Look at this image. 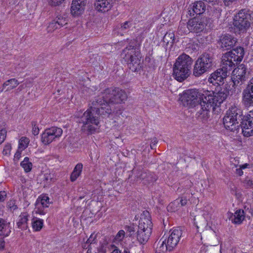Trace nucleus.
Masks as SVG:
<instances>
[{"label": "nucleus", "mask_w": 253, "mask_h": 253, "mask_svg": "<svg viewBox=\"0 0 253 253\" xmlns=\"http://www.w3.org/2000/svg\"><path fill=\"white\" fill-rule=\"evenodd\" d=\"M180 208L179 204L176 200L170 203L167 207L168 211L170 212L177 211Z\"/></svg>", "instance_id": "nucleus-34"}, {"label": "nucleus", "mask_w": 253, "mask_h": 253, "mask_svg": "<svg viewBox=\"0 0 253 253\" xmlns=\"http://www.w3.org/2000/svg\"><path fill=\"white\" fill-rule=\"evenodd\" d=\"M194 224L197 228L206 225V221L203 217H198L194 219Z\"/></svg>", "instance_id": "nucleus-37"}, {"label": "nucleus", "mask_w": 253, "mask_h": 253, "mask_svg": "<svg viewBox=\"0 0 253 253\" xmlns=\"http://www.w3.org/2000/svg\"><path fill=\"white\" fill-rule=\"evenodd\" d=\"M19 84L18 80L14 78L8 80L3 84L2 88H0V92H2L6 87V91H9L15 88Z\"/></svg>", "instance_id": "nucleus-26"}, {"label": "nucleus", "mask_w": 253, "mask_h": 253, "mask_svg": "<svg viewBox=\"0 0 253 253\" xmlns=\"http://www.w3.org/2000/svg\"><path fill=\"white\" fill-rule=\"evenodd\" d=\"M243 100L246 105H252L253 104V90L246 87L243 92Z\"/></svg>", "instance_id": "nucleus-21"}, {"label": "nucleus", "mask_w": 253, "mask_h": 253, "mask_svg": "<svg viewBox=\"0 0 253 253\" xmlns=\"http://www.w3.org/2000/svg\"><path fill=\"white\" fill-rule=\"evenodd\" d=\"M30 140L26 137H22L19 141L18 148L20 150H25L28 146Z\"/></svg>", "instance_id": "nucleus-33"}, {"label": "nucleus", "mask_w": 253, "mask_h": 253, "mask_svg": "<svg viewBox=\"0 0 253 253\" xmlns=\"http://www.w3.org/2000/svg\"><path fill=\"white\" fill-rule=\"evenodd\" d=\"M167 238H162L157 243L156 247V253H165L167 251L170 252L172 250L169 249L167 242Z\"/></svg>", "instance_id": "nucleus-22"}, {"label": "nucleus", "mask_w": 253, "mask_h": 253, "mask_svg": "<svg viewBox=\"0 0 253 253\" xmlns=\"http://www.w3.org/2000/svg\"><path fill=\"white\" fill-rule=\"evenodd\" d=\"M151 231H144V230H141L138 229L137 234V239L139 242L141 244H144L147 242L148 240L150 235L151 234Z\"/></svg>", "instance_id": "nucleus-24"}, {"label": "nucleus", "mask_w": 253, "mask_h": 253, "mask_svg": "<svg viewBox=\"0 0 253 253\" xmlns=\"http://www.w3.org/2000/svg\"><path fill=\"white\" fill-rule=\"evenodd\" d=\"M152 223L151 220L150 213L147 211H144L141 214L140 219L138 225V229L152 232Z\"/></svg>", "instance_id": "nucleus-13"}, {"label": "nucleus", "mask_w": 253, "mask_h": 253, "mask_svg": "<svg viewBox=\"0 0 253 253\" xmlns=\"http://www.w3.org/2000/svg\"><path fill=\"white\" fill-rule=\"evenodd\" d=\"M249 164H245L243 165H239V168L236 169V173L239 176H241L243 174V169H244L247 168H249Z\"/></svg>", "instance_id": "nucleus-38"}, {"label": "nucleus", "mask_w": 253, "mask_h": 253, "mask_svg": "<svg viewBox=\"0 0 253 253\" xmlns=\"http://www.w3.org/2000/svg\"><path fill=\"white\" fill-rule=\"evenodd\" d=\"M7 206L9 209L12 211L18 208L17 205L15 204V202L13 200H10L7 203Z\"/></svg>", "instance_id": "nucleus-43"}, {"label": "nucleus", "mask_w": 253, "mask_h": 253, "mask_svg": "<svg viewBox=\"0 0 253 253\" xmlns=\"http://www.w3.org/2000/svg\"><path fill=\"white\" fill-rule=\"evenodd\" d=\"M20 164L25 172H28L31 170L33 165L32 163L29 161L28 157H25Z\"/></svg>", "instance_id": "nucleus-32"}, {"label": "nucleus", "mask_w": 253, "mask_h": 253, "mask_svg": "<svg viewBox=\"0 0 253 253\" xmlns=\"http://www.w3.org/2000/svg\"><path fill=\"white\" fill-rule=\"evenodd\" d=\"M26 86V84H23L19 86L18 88V90H19V91H21L23 88H24Z\"/></svg>", "instance_id": "nucleus-58"}, {"label": "nucleus", "mask_w": 253, "mask_h": 253, "mask_svg": "<svg viewBox=\"0 0 253 253\" xmlns=\"http://www.w3.org/2000/svg\"><path fill=\"white\" fill-rule=\"evenodd\" d=\"M126 229L127 232L129 233V236H131L134 232V228L132 226H127Z\"/></svg>", "instance_id": "nucleus-53"}, {"label": "nucleus", "mask_w": 253, "mask_h": 253, "mask_svg": "<svg viewBox=\"0 0 253 253\" xmlns=\"http://www.w3.org/2000/svg\"><path fill=\"white\" fill-rule=\"evenodd\" d=\"M243 186L246 188L253 189V179L247 176L242 181Z\"/></svg>", "instance_id": "nucleus-35"}, {"label": "nucleus", "mask_w": 253, "mask_h": 253, "mask_svg": "<svg viewBox=\"0 0 253 253\" xmlns=\"http://www.w3.org/2000/svg\"><path fill=\"white\" fill-rule=\"evenodd\" d=\"M246 70L245 66L241 64L233 70L232 79L234 84H238L240 81L244 80L246 74Z\"/></svg>", "instance_id": "nucleus-16"}, {"label": "nucleus", "mask_w": 253, "mask_h": 253, "mask_svg": "<svg viewBox=\"0 0 253 253\" xmlns=\"http://www.w3.org/2000/svg\"><path fill=\"white\" fill-rule=\"evenodd\" d=\"M95 238V236L93 234H91L89 238L87 240L86 243L88 244H90L94 243H95V242H94Z\"/></svg>", "instance_id": "nucleus-52"}, {"label": "nucleus", "mask_w": 253, "mask_h": 253, "mask_svg": "<svg viewBox=\"0 0 253 253\" xmlns=\"http://www.w3.org/2000/svg\"><path fill=\"white\" fill-rule=\"evenodd\" d=\"M130 23L129 22H125L121 25L119 29L122 32H125L126 30L130 28Z\"/></svg>", "instance_id": "nucleus-42"}, {"label": "nucleus", "mask_w": 253, "mask_h": 253, "mask_svg": "<svg viewBox=\"0 0 253 253\" xmlns=\"http://www.w3.org/2000/svg\"><path fill=\"white\" fill-rule=\"evenodd\" d=\"M233 56H235L237 62L242 61L244 55V50L242 47H238L230 51Z\"/></svg>", "instance_id": "nucleus-29"}, {"label": "nucleus", "mask_w": 253, "mask_h": 253, "mask_svg": "<svg viewBox=\"0 0 253 253\" xmlns=\"http://www.w3.org/2000/svg\"><path fill=\"white\" fill-rule=\"evenodd\" d=\"M58 23V26H59V27L65 25L67 24L68 20L66 17H64L63 16H60L57 17V19L56 20H55Z\"/></svg>", "instance_id": "nucleus-39"}, {"label": "nucleus", "mask_w": 253, "mask_h": 253, "mask_svg": "<svg viewBox=\"0 0 253 253\" xmlns=\"http://www.w3.org/2000/svg\"><path fill=\"white\" fill-rule=\"evenodd\" d=\"M169 235L167 239V243L169 249L172 251L177 245L182 235V231L180 229L176 228L169 231Z\"/></svg>", "instance_id": "nucleus-9"}, {"label": "nucleus", "mask_w": 253, "mask_h": 253, "mask_svg": "<svg viewBox=\"0 0 253 253\" xmlns=\"http://www.w3.org/2000/svg\"><path fill=\"white\" fill-rule=\"evenodd\" d=\"M28 216L29 215L27 212H23L19 216L16 223L18 228L23 230L28 228Z\"/></svg>", "instance_id": "nucleus-20"}, {"label": "nucleus", "mask_w": 253, "mask_h": 253, "mask_svg": "<svg viewBox=\"0 0 253 253\" xmlns=\"http://www.w3.org/2000/svg\"><path fill=\"white\" fill-rule=\"evenodd\" d=\"M247 87L253 90V77L250 80Z\"/></svg>", "instance_id": "nucleus-56"}, {"label": "nucleus", "mask_w": 253, "mask_h": 253, "mask_svg": "<svg viewBox=\"0 0 253 253\" xmlns=\"http://www.w3.org/2000/svg\"><path fill=\"white\" fill-rule=\"evenodd\" d=\"M63 130L60 127H51L46 129L42 134V141L45 144H49L58 139L62 134Z\"/></svg>", "instance_id": "nucleus-8"}, {"label": "nucleus", "mask_w": 253, "mask_h": 253, "mask_svg": "<svg viewBox=\"0 0 253 253\" xmlns=\"http://www.w3.org/2000/svg\"><path fill=\"white\" fill-rule=\"evenodd\" d=\"M122 56L128 63L129 68L133 72H137L140 68V57L138 50L131 46L123 50Z\"/></svg>", "instance_id": "nucleus-4"}, {"label": "nucleus", "mask_w": 253, "mask_h": 253, "mask_svg": "<svg viewBox=\"0 0 253 253\" xmlns=\"http://www.w3.org/2000/svg\"><path fill=\"white\" fill-rule=\"evenodd\" d=\"M11 149V146L10 144H6L3 148V153L5 155L9 154L10 152Z\"/></svg>", "instance_id": "nucleus-51"}, {"label": "nucleus", "mask_w": 253, "mask_h": 253, "mask_svg": "<svg viewBox=\"0 0 253 253\" xmlns=\"http://www.w3.org/2000/svg\"><path fill=\"white\" fill-rule=\"evenodd\" d=\"M83 168V165L82 163H78L76 165L70 176V180L72 182L76 181L80 176L82 173Z\"/></svg>", "instance_id": "nucleus-28"}, {"label": "nucleus", "mask_w": 253, "mask_h": 253, "mask_svg": "<svg viewBox=\"0 0 253 253\" xmlns=\"http://www.w3.org/2000/svg\"><path fill=\"white\" fill-rule=\"evenodd\" d=\"M23 150H20V149L18 148L17 152H16V153L14 155V161L18 162L20 158L21 157V152Z\"/></svg>", "instance_id": "nucleus-49"}, {"label": "nucleus", "mask_w": 253, "mask_h": 253, "mask_svg": "<svg viewBox=\"0 0 253 253\" xmlns=\"http://www.w3.org/2000/svg\"><path fill=\"white\" fill-rule=\"evenodd\" d=\"M137 178L143 181V183L144 184L150 183L155 180L152 179V177L150 174H148L146 172H143L140 175H138Z\"/></svg>", "instance_id": "nucleus-31"}, {"label": "nucleus", "mask_w": 253, "mask_h": 253, "mask_svg": "<svg viewBox=\"0 0 253 253\" xmlns=\"http://www.w3.org/2000/svg\"><path fill=\"white\" fill-rule=\"evenodd\" d=\"M192 62V59L189 55L185 53L179 55L173 67V75L175 79L181 82L187 79L190 75Z\"/></svg>", "instance_id": "nucleus-3"}, {"label": "nucleus", "mask_w": 253, "mask_h": 253, "mask_svg": "<svg viewBox=\"0 0 253 253\" xmlns=\"http://www.w3.org/2000/svg\"><path fill=\"white\" fill-rule=\"evenodd\" d=\"M245 212L242 210H237L230 217V220L235 224H240L245 219Z\"/></svg>", "instance_id": "nucleus-23"}, {"label": "nucleus", "mask_w": 253, "mask_h": 253, "mask_svg": "<svg viewBox=\"0 0 253 253\" xmlns=\"http://www.w3.org/2000/svg\"><path fill=\"white\" fill-rule=\"evenodd\" d=\"M227 91L221 89L218 91L202 90L198 89H189L184 91L180 99L185 106L189 108L199 107L198 117L203 121L209 117L210 111L219 106L226 98Z\"/></svg>", "instance_id": "nucleus-2"}, {"label": "nucleus", "mask_w": 253, "mask_h": 253, "mask_svg": "<svg viewBox=\"0 0 253 253\" xmlns=\"http://www.w3.org/2000/svg\"><path fill=\"white\" fill-rule=\"evenodd\" d=\"M32 227L34 231H39L43 227V222L42 219L37 218H33L32 222Z\"/></svg>", "instance_id": "nucleus-30"}, {"label": "nucleus", "mask_w": 253, "mask_h": 253, "mask_svg": "<svg viewBox=\"0 0 253 253\" xmlns=\"http://www.w3.org/2000/svg\"><path fill=\"white\" fill-rule=\"evenodd\" d=\"M44 178L46 181H48V180H51V177L50 176V174L49 173H46L44 174Z\"/></svg>", "instance_id": "nucleus-57"}, {"label": "nucleus", "mask_w": 253, "mask_h": 253, "mask_svg": "<svg viewBox=\"0 0 253 253\" xmlns=\"http://www.w3.org/2000/svg\"><path fill=\"white\" fill-rule=\"evenodd\" d=\"M252 19L253 20V11L242 9L235 15L233 25L237 30L244 33L250 28Z\"/></svg>", "instance_id": "nucleus-5"}, {"label": "nucleus", "mask_w": 253, "mask_h": 253, "mask_svg": "<svg viewBox=\"0 0 253 253\" xmlns=\"http://www.w3.org/2000/svg\"><path fill=\"white\" fill-rule=\"evenodd\" d=\"M64 0H48L49 4L52 6H57L60 4Z\"/></svg>", "instance_id": "nucleus-48"}, {"label": "nucleus", "mask_w": 253, "mask_h": 253, "mask_svg": "<svg viewBox=\"0 0 253 253\" xmlns=\"http://www.w3.org/2000/svg\"><path fill=\"white\" fill-rule=\"evenodd\" d=\"M156 142H157L156 140V139H155V140H154V143H156Z\"/></svg>", "instance_id": "nucleus-59"}, {"label": "nucleus", "mask_w": 253, "mask_h": 253, "mask_svg": "<svg viewBox=\"0 0 253 253\" xmlns=\"http://www.w3.org/2000/svg\"><path fill=\"white\" fill-rule=\"evenodd\" d=\"M86 0H73L71 13L74 16H78L82 15L85 9Z\"/></svg>", "instance_id": "nucleus-14"}, {"label": "nucleus", "mask_w": 253, "mask_h": 253, "mask_svg": "<svg viewBox=\"0 0 253 253\" xmlns=\"http://www.w3.org/2000/svg\"><path fill=\"white\" fill-rule=\"evenodd\" d=\"M6 196V194L5 191L0 192V202H3L4 201Z\"/></svg>", "instance_id": "nucleus-54"}, {"label": "nucleus", "mask_w": 253, "mask_h": 253, "mask_svg": "<svg viewBox=\"0 0 253 253\" xmlns=\"http://www.w3.org/2000/svg\"><path fill=\"white\" fill-rule=\"evenodd\" d=\"M125 231L124 230H120L117 233L115 237V240L117 241H122L125 236Z\"/></svg>", "instance_id": "nucleus-45"}, {"label": "nucleus", "mask_w": 253, "mask_h": 253, "mask_svg": "<svg viewBox=\"0 0 253 253\" xmlns=\"http://www.w3.org/2000/svg\"><path fill=\"white\" fill-rule=\"evenodd\" d=\"M0 231L3 237H7L11 232L10 223L2 218H0Z\"/></svg>", "instance_id": "nucleus-27"}, {"label": "nucleus", "mask_w": 253, "mask_h": 253, "mask_svg": "<svg viewBox=\"0 0 253 253\" xmlns=\"http://www.w3.org/2000/svg\"><path fill=\"white\" fill-rule=\"evenodd\" d=\"M228 71L222 67L211 74L210 82L213 84H219L227 76Z\"/></svg>", "instance_id": "nucleus-17"}, {"label": "nucleus", "mask_w": 253, "mask_h": 253, "mask_svg": "<svg viewBox=\"0 0 253 253\" xmlns=\"http://www.w3.org/2000/svg\"><path fill=\"white\" fill-rule=\"evenodd\" d=\"M50 204L49 198L46 195L39 197L35 204V211L36 213L43 215L45 213L44 209L49 207Z\"/></svg>", "instance_id": "nucleus-10"}, {"label": "nucleus", "mask_w": 253, "mask_h": 253, "mask_svg": "<svg viewBox=\"0 0 253 253\" xmlns=\"http://www.w3.org/2000/svg\"><path fill=\"white\" fill-rule=\"evenodd\" d=\"M238 62L235 56H233L230 51L225 53L222 56V68L227 71H230L231 67Z\"/></svg>", "instance_id": "nucleus-15"}, {"label": "nucleus", "mask_w": 253, "mask_h": 253, "mask_svg": "<svg viewBox=\"0 0 253 253\" xmlns=\"http://www.w3.org/2000/svg\"><path fill=\"white\" fill-rule=\"evenodd\" d=\"M236 39L229 35H225L221 37L220 44L221 48L224 50L231 48L236 43Z\"/></svg>", "instance_id": "nucleus-18"}, {"label": "nucleus", "mask_w": 253, "mask_h": 253, "mask_svg": "<svg viewBox=\"0 0 253 253\" xmlns=\"http://www.w3.org/2000/svg\"><path fill=\"white\" fill-rule=\"evenodd\" d=\"M112 4V0H95L94 5L97 11L105 12L111 9Z\"/></svg>", "instance_id": "nucleus-19"}, {"label": "nucleus", "mask_w": 253, "mask_h": 253, "mask_svg": "<svg viewBox=\"0 0 253 253\" xmlns=\"http://www.w3.org/2000/svg\"><path fill=\"white\" fill-rule=\"evenodd\" d=\"M107 243L106 241H104L98 248V253H106L107 251Z\"/></svg>", "instance_id": "nucleus-40"}, {"label": "nucleus", "mask_w": 253, "mask_h": 253, "mask_svg": "<svg viewBox=\"0 0 253 253\" xmlns=\"http://www.w3.org/2000/svg\"><path fill=\"white\" fill-rule=\"evenodd\" d=\"M206 10V5L202 1H197L194 3L192 11L193 12V16L195 13L197 15H200L203 13Z\"/></svg>", "instance_id": "nucleus-25"}, {"label": "nucleus", "mask_w": 253, "mask_h": 253, "mask_svg": "<svg viewBox=\"0 0 253 253\" xmlns=\"http://www.w3.org/2000/svg\"><path fill=\"white\" fill-rule=\"evenodd\" d=\"M59 28L60 27L59 26H58V23H57L55 20H54L49 24L47 28V30L48 32L51 33Z\"/></svg>", "instance_id": "nucleus-36"}, {"label": "nucleus", "mask_w": 253, "mask_h": 253, "mask_svg": "<svg viewBox=\"0 0 253 253\" xmlns=\"http://www.w3.org/2000/svg\"><path fill=\"white\" fill-rule=\"evenodd\" d=\"M176 200L178 202L180 208L181 207L185 206L187 203V199H186V198L184 197H181L180 198H179L176 199Z\"/></svg>", "instance_id": "nucleus-44"}, {"label": "nucleus", "mask_w": 253, "mask_h": 253, "mask_svg": "<svg viewBox=\"0 0 253 253\" xmlns=\"http://www.w3.org/2000/svg\"><path fill=\"white\" fill-rule=\"evenodd\" d=\"M5 244V242L3 238L0 239V251L4 249Z\"/></svg>", "instance_id": "nucleus-55"}, {"label": "nucleus", "mask_w": 253, "mask_h": 253, "mask_svg": "<svg viewBox=\"0 0 253 253\" xmlns=\"http://www.w3.org/2000/svg\"><path fill=\"white\" fill-rule=\"evenodd\" d=\"M6 130L5 129L0 130V144L5 140L6 136Z\"/></svg>", "instance_id": "nucleus-46"}, {"label": "nucleus", "mask_w": 253, "mask_h": 253, "mask_svg": "<svg viewBox=\"0 0 253 253\" xmlns=\"http://www.w3.org/2000/svg\"><path fill=\"white\" fill-rule=\"evenodd\" d=\"M127 99L126 92L122 89L117 87L105 89L95 98L89 109L82 116V130L88 134L96 132L100 126L98 116L108 117L112 112L109 103L121 104L124 103Z\"/></svg>", "instance_id": "nucleus-1"}, {"label": "nucleus", "mask_w": 253, "mask_h": 253, "mask_svg": "<svg viewBox=\"0 0 253 253\" xmlns=\"http://www.w3.org/2000/svg\"><path fill=\"white\" fill-rule=\"evenodd\" d=\"M213 65L212 56L209 53H205L196 61L193 69V75L195 77H199L208 71Z\"/></svg>", "instance_id": "nucleus-6"}, {"label": "nucleus", "mask_w": 253, "mask_h": 253, "mask_svg": "<svg viewBox=\"0 0 253 253\" xmlns=\"http://www.w3.org/2000/svg\"><path fill=\"white\" fill-rule=\"evenodd\" d=\"M187 27L185 26L184 24H181L180 26L178 28V33L179 34L182 35L183 34H185L187 32V30H186Z\"/></svg>", "instance_id": "nucleus-50"}, {"label": "nucleus", "mask_w": 253, "mask_h": 253, "mask_svg": "<svg viewBox=\"0 0 253 253\" xmlns=\"http://www.w3.org/2000/svg\"><path fill=\"white\" fill-rule=\"evenodd\" d=\"M205 26V23L203 19L194 18L189 20L187 28L191 32L199 33L204 29Z\"/></svg>", "instance_id": "nucleus-11"}, {"label": "nucleus", "mask_w": 253, "mask_h": 253, "mask_svg": "<svg viewBox=\"0 0 253 253\" xmlns=\"http://www.w3.org/2000/svg\"><path fill=\"white\" fill-rule=\"evenodd\" d=\"M242 132L246 137L253 135V113L250 114L243 121Z\"/></svg>", "instance_id": "nucleus-12"}, {"label": "nucleus", "mask_w": 253, "mask_h": 253, "mask_svg": "<svg viewBox=\"0 0 253 253\" xmlns=\"http://www.w3.org/2000/svg\"><path fill=\"white\" fill-rule=\"evenodd\" d=\"M32 133L34 135H37L39 133V129L35 122L32 123Z\"/></svg>", "instance_id": "nucleus-47"}, {"label": "nucleus", "mask_w": 253, "mask_h": 253, "mask_svg": "<svg viewBox=\"0 0 253 253\" xmlns=\"http://www.w3.org/2000/svg\"><path fill=\"white\" fill-rule=\"evenodd\" d=\"M169 39L171 40V42H173L174 40V34L173 33H167L165 34L164 37V41L165 42H167L169 43L170 41L169 40Z\"/></svg>", "instance_id": "nucleus-41"}, {"label": "nucleus", "mask_w": 253, "mask_h": 253, "mask_svg": "<svg viewBox=\"0 0 253 253\" xmlns=\"http://www.w3.org/2000/svg\"><path fill=\"white\" fill-rule=\"evenodd\" d=\"M240 115L237 112V109L235 108H231L227 111L226 114L223 119V122L225 127L227 129L234 131L238 127V120Z\"/></svg>", "instance_id": "nucleus-7"}]
</instances>
